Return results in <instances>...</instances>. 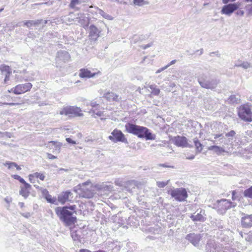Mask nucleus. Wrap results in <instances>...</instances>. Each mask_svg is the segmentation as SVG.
<instances>
[{
	"instance_id": "f257e3e1",
	"label": "nucleus",
	"mask_w": 252,
	"mask_h": 252,
	"mask_svg": "<svg viewBox=\"0 0 252 252\" xmlns=\"http://www.w3.org/2000/svg\"><path fill=\"white\" fill-rule=\"evenodd\" d=\"M125 128L127 132L136 135L139 138H145L146 140L156 139V135L152 133L146 127L128 123L126 124Z\"/></svg>"
},
{
	"instance_id": "f03ea898",
	"label": "nucleus",
	"mask_w": 252,
	"mask_h": 252,
	"mask_svg": "<svg viewBox=\"0 0 252 252\" xmlns=\"http://www.w3.org/2000/svg\"><path fill=\"white\" fill-rule=\"evenodd\" d=\"M55 212L60 220L66 226H70L76 222V217L73 215L74 213L76 214V212H71L67 210V206L57 207L55 209Z\"/></svg>"
},
{
	"instance_id": "7ed1b4c3",
	"label": "nucleus",
	"mask_w": 252,
	"mask_h": 252,
	"mask_svg": "<svg viewBox=\"0 0 252 252\" xmlns=\"http://www.w3.org/2000/svg\"><path fill=\"white\" fill-rule=\"evenodd\" d=\"M92 188V184L90 181H88L74 187V190L76 192L79 190V193L84 198H91L94 194V191Z\"/></svg>"
},
{
	"instance_id": "20e7f679",
	"label": "nucleus",
	"mask_w": 252,
	"mask_h": 252,
	"mask_svg": "<svg viewBox=\"0 0 252 252\" xmlns=\"http://www.w3.org/2000/svg\"><path fill=\"white\" fill-rule=\"evenodd\" d=\"M215 208L217 212L221 214H224L226 211L236 206L237 204L234 202L230 201L226 199L218 200L214 204Z\"/></svg>"
},
{
	"instance_id": "39448f33",
	"label": "nucleus",
	"mask_w": 252,
	"mask_h": 252,
	"mask_svg": "<svg viewBox=\"0 0 252 252\" xmlns=\"http://www.w3.org/2000/svg\"><path fill=\"white\" fill-rule=\"evenodd\" d=\"M60 114L70 117H81L83 116L80 107L75 106H67L63 107L60 111Z\"/></svg>"
},
{
	"instance_id": "423d86ee",
	"label": "nucleus",
	"mask_w": 252,
	"mask_h": 252,
	"mask_svg": "<svg viewBox=\"0 0 252 252\" xmlns=\"http://www.w3.org/2000/svg\"><path fill=\"white\" fill-rule=\"evenodd\" d=\"M238 115L243 121L247 122H252V112L248 105H242L238 108Z\"/></svg>"
},
{
	"instance_id": "0eeeda50",
	"label": "nucleus",
	"mask_w": 252,
	"mask_h": 252,
	"mask_svg": "<svg viewBox=\"0 0 252 252\" xmlns=\"http://www.w3.org/2000/svg\"><path fill=\"white\" fill-rule=\"evenodd\" d=\"M168 193L170 194L172 198L176 201L182 202L186 200L188 197V193L185 188H176L168 190Z\"/></svg>"
},
{
	"instance_id": "6e6552de",
	"label": "nucleus",
	"mask_w": 252,
	"mask_h": 252,
	"mask_svg": "<svg viewBox=\"0 0 252 252\" xmlns=\"http://www.w3.org/2000/svg\"><path fill=\"white\" fill-rule=\"evenodd\" d=\"M229 246L223 247L222 244H216L213 241L210 240L206 246V252H228Z\"/></svg>"
},
{
	"instance_id": "1a4fd4ad",
	"label": "nucleus",
	"mask_w": 252,
	"mask_h": 252,
	"mask_svg": "<svg viewBox=\"0 0 252 252\" xmlns=\"http://www.w3.org/2000/svg\"><path fill=\"white\" fill-rule=\"evenodd\" d=\"M186 239L191 243L194 247L201 249L202 246L201 241L202 236L200 234L191 233L188 234L185 237Z\"/></svg>"
},
{
	"instance_id": "9d476101",
	"label": "nucleus",
	"mask_w": 252,
	"mask_h": 252,
	"mask_svg": "<svg viewBox=\"0 0 252 252\" xmlns=\"http://www.w3.org/2000/svg\"><path fill=\"white\" fill-rule=\"evenodd\" d=\"M111 134L112 135H110L108 137V138L112 142L114 143L122 142L126 144L128 143L127 139L125 136V135L120 130L115 129L111 132Z\"/></svg>"
},
{
	"instance_id": "9b49d317",
	"label": "nucleus",
	"mask_w": 252,
	"mask_h": 252,
	"mask_svg": "<svg viewBox=\"0 0 252 252\" xmlns=\"http://www.w3.org/2000/svg\"><path fill=\"white\" fill-rule=\"evenodd\" d=\"M198 82L202 88L207 89H214L217 86L218 82L216 79H206L204 78H199Z\"/></svg>"
},
{
	"instance_id": "f8f14e48",
	"label": "nucleus",
	"mask_w": 252,
	"mask_h": 252,
	"mask_svg": "<svg viewBox=\"0 0 252 252\" xmlns=\"http://www.w3.org/2000/svg\"><path fill=\"white\" fill-rule=\"evenodd\" d=\"M31 83L19 84L11 89V91L15 94H20L29 91L32 88Z\"/></svg>"
},
{
	"instance_id": "ddd939ff",
	"label": "nucleus",
	"mask_w": 252,
	"mask_h": 252,
	"mask_svg": "<svg viewBox=\"0 0 252 252\" xmlns=\"http://www.w3.org/2000/svg\"><path fill=\"white\" fill-rule=\"evenodd\" d=\"M174 144L178 147L182 148L188 147L192 148V145L188 142L187 138L185 136H177L174 137L172 139Z\"/></svg>"
},
{
	"instance_id": "4468645a",
	"label": "nucleus",
	"mask_w": 252,
	"mask_h": 252,
	"mask_svg": "<svg viewBox=\"0 0 252 252\" xmlns=\"http://www.w3.org/2000/svg\"><path fill=\"white\" fill-rule=\"evenodd\" d=\"M101 30L94 25H91L89 28V37L90 40L95 41L100 36Z\"/></svg>"
},
{
	"instance_id": "2eb2a0df",
	"label": "nucleus",
	"mask_w": 252,
	"mask_h": 252,
	"mask_svg": "<svg viewBox=\"0 0 252 252\" xmlns=\"http://www.w3.org/2000/svg\"><path fill=\"white\" fill-rule=\"evenodd\" d=\"M239 8V4L236 3H230L224 5L221 10V13L228 16H230L236 10Z\"/></svg>"
},
{
	"instance_id": "dca6fc26",
	"label": "nucleus",
	"mask_w": 252,
	"mask_h": 252,
	"mask_svg": "<svg viewBox=\"0 0 252 252\" xmlns=\"http://www.w3.org/2000/svg\"><path fill=\"white\" fill-rule=\"evenodd\" d=\"M205 211L200 209L199 211L197 210L194 214H192L190 218L193 221H202L204 222L206 220Z\"/></svg>"
},
{
	"instance_id": "f3484780",
	"label": "nucleus",
	"mask_w": 252,
	"mask_h": 252,
	"mask_svg": "<svg viewBox=\"0 0 252 252\" xmlns=\"http://www.w3.org/2000/svg\"><path fill=\"white\" fill-rule=\"evenodd\" d=\"M69 54L67 51H59L57 53L56 57V63H60L62 62L65 63L69 60Z\"/></svg>"
},
{
	"instance_id": "a211bd4d",
	"label": "nucleus",
	"mask_w": 252,
	"mask_h": 252,
	"mask_svg": "<svg viewBox=\"0 0 252 252\" xmlns=\"http://www.w3.org/2000/svg\"><path fill=\"white\" fill-rule=\"evenodd\" d=\"M241 224L245 228L252 227V214H244V216L241 218Z\"/></svg>"
},
{
	"instance_id": "6ab92c4d",
	"label": "nucleus",
	"mask_w": 252,
	"mask_h": 252,
	"mask_svg": "<svg viewBox=\"0 0 252 252\" xmlns=\"http://www.w3.org/2000/svg\"><path fill=\"white\" fill-rule=\"evenodd\" d=\"M103 97L105 98L108 101H120V97L119 95L113 92H108L103 94Z\"/></svg>"
},
{
	"instance_id": "aec40b11",
	"label": "nucleus",
	"mask_w": 252,
	"mask_h": 252,
	"mask_svg": "<svg viewBox=\"0 0 252 252\" xmlns=\"http://www.w3.org/2000/svg\"><path fill=\"white\" fill-rule=\"evenodd\" d=\"M72 195V193L69 191L63 192L58 196V201L62 204L69 200V197Z\"/></svg>"
},
{
	"instance_id": "412c9836",
	"label": "nucleus",
	"mask_w": 252,
	"mask_h": 252,
	"mask_svg": "<svg viewBox=\"0 0 252 252\" xmlns=\"http://www.w3.org/2000/svg\"><path fill=\"white\" fill-rule=\"evenodd\" d=\"M95 73H92L87 69L83 68L80 70L79 76L81 78H91L95 76Z\"/></svg>"
},
{
	"instance_id": "4be33fe9",
	"label": "nucleus",
	"mask_w": 252,
	"mask_h": 252,
	"mask_svg": "<svg viewBox=\"0 0 252 252\" xmlns=\"http://www.w3.org/2000/svg\"><path fill=\"white\" fill-rule=\"evenodd\" d=\"M212 225L214 227L218 228L219 229L222 230L223 229V223L222 220L218 219H214L211 222Z\"/></svg>"
},
{
	"instance_id": "5701e85b",
	"label": "nucleus",
	"mask_w": 252,
	"mask_h": 252,
	"mask_svg": "<svg viewBox=\"0 0 252 252\" xmlns=\"http://www.w3.org/2000/svg\"><path fill=\"white\" fill-rule=\"evenodd\" d=\"M208 149L209 150L214 151L218 155H220L222 153L225 152V150L222 148L215 145L209 147Z\"/></svg>"
},
{
	"instance_id": "b1692460",
	"label": "nucleus",
	"mask_w": 252,
	"mask_h": 252,
	"mask_svg": "<svg viewBox=\"0 0 252 252\" xmlns=\"http://www.w3.org/2000/svg\"><path fill=\"white\" fill-rule=\"evenodd\" d=\"M228 103H236L238 104L240 102V96H237L235 94L231 95L227 100Z\"/></svg>"
},
{
	"instance_id": "393cba45",
	"label": "nucleus",
	"mask_w": 252,
	"mask_h": 252,
	"mask_svg": "<svg viewBox=\"0 0 252 252\" xmlns=\"http://www.w3.org/2000/svg\"><path fill=\"white\" fill-rule=\"evenodd\" d=\"M193 143L194 144V146L196 148V152L198 153H200L203 149V146L202 144H201V143L196 138L193 139Z\"/></svg>"
},
{
	"instance_id": "a878e982",
	"label": "nucleus",
	"mask_w": 252,
	"mask_h": 252,
	"mask_svg": "<svg viewBox=\"0 0 252 252\" xmlns=\"http://www.w3.org/2000/svg\"><path fill=\"white\" fill-rule=\"evenodd\" d=\"M133 4L138 6H143L148 5L149 2L146 0H133Z\"/></svg>"
},
{
	"instance_id": "bb28decb",
	"label": "nucleus",
	"mask_w": 252,
	"mask_h": 252,
	"mask_svg": "<svg viewBox=\"0 0 252 252\" xmlns=\"http://www.w3.org/2000/svg\"><path fill=\"white\" fill-rule=\"evenodd\" d=\"M99 189L102 190L103 191H111L113 189V186L112 185H99L97 186Z\"/></svg>"
},
{
	"instance_id": "cd10ccee",
	"label": "nucleus",
	"mask_w": 252,
	"mask_h": 252,
	"mask_svg": "<svg viewBox=\"0 0 252 252\" xmlns=\"http://www.w3.org/2000/svg\"><path fill=\"white\" fill-rule=\"evenodd\" d=\"M32 177H35L36 178H39L41 180L43 181L45 179V176L41 173L36 172L32 174H31L29 176V178L31 180Z\"/></svg>"
},
{
	"instance_id": "c85d7f7f",
	"label": "nucleus",
	"mask_w": 252,
	"mask_h": 252,
	"mask_svg": "<svg viewBox=\"0 0 252 252\" xmlns=\"http://www.w3.org/2000/svg\"><path fill=\"white\" fill-rule=\"evenodd\" d=\"M98 13L100 15H101L103 18H104L107 20H112L113 19V18L111 15L105 13L104 11H103L102 10L99 9Z\"/></svg>"
},
{
	"instance_id": "c756f323",
	"label": "nucleus",
	"mask_w": 252,
	"mask_h": 252,
	"mask_svg": "<svg viewBox=\"0 0 252 252\" xmlns=\"http://www.w3.org/2000/svg\"><path fill=\"white\" fill-rule=\"evenodd\" d=\"M244 196L246 197L252 198V186L245 190Z\"/></svg>"
},
{
	"instance_id": "7c9ffc66",
	"label": "nucleus",
	"mask_w": 252,
	"mask_h": 252,
	"mask_svg": "<svg viewBox=\"0 0 252 252\" xmlns=\"http://www.w3.org/2000/svg\"><path fill=\"white\" fill-rule=\"evenodd\" d=\"M47 20H43L42 19L33 20V25L35 26H37L40 24H42L43 26H44L47 23Z\"/></svg>"
},
{
	"instance_id": "2f4dec72",
	"label": "nucleus",
	"mask_w": 252,
	"mask_h": 252,
	"mask_svg": "<svg viewBox=\"0 0 252 252\" xmlns=\"http://www.w3.org/2000/svg\"><path fill=\"white\" fill-rule=\"evenodd\" d=\"M150 88L152 90V93L156 95L159 94L160 93V90L157 88L155 85H151Z\"/></svg>"
},
{
	"instance_id": "473e14b6",
	"label": "nucleus",
	"mask_w": 252,
	"mask_h": 252,
	"mask_svg": "<svg viewBox=\"0 0 252 252\" xmlns=\"http://www.w3.org/2000/svg\"><path fill=\"white\" fill-rule=\"evenodd\" d=\"M19 193L20 194L24 197L25 198H27L29 195V191L25 188H21Z\"/></svg>"
},
{
	"instance_id": "72a5a7b5",
	"label": "nucleus",
	"mask_w": 252,
	"mask_h": 252,
	"mask_svg": "<svg viewBox=\"0 0 252 252\" xmlns=\"http://www.w3.org/2000/svg\"><path fill=\"white\" fill-rule=\"evenodd\" d=\"M3 165L7 166L8 169H12L17 166V163L14 162L6 161Z\"/></svg>"
},
{
	"instance_id": "f704fd0d",
	"label": "nucleus",
	"mask_w": 252,
	"mask_h": 252,
	"mask_svg": "<svg viewBox=\"0 0 252 252\" xmlns=\"http://www.w3.org/2000/svg\"><path fill=\"white\" fill-rule=\"evenodd\" d=\"M169 180H168L167 182H157V185L158 187L160 188H163L165 187L168 183Z\"/></svg>"
},
{
	"instance_id": "c9c22d12",
	"label": "nucleus",
	"mask_w": 252,
	"mask_h": 252,
	"mask_svg": "<svg viewBox=\"0 0 252 252\" xmlns=\"http://www.w3.org/2000/svg\"><path fill=\"white\" fill-rule=\"evenodd\" d=\"M141 40L140 36L138 35H134L132 36L131 42L133 43H136L138 41Z\"/></svg>"
},
{
	"instance_id": "e433bc0d",
	"label": "nucleus",
	"mask_w": 252,
	"mask_h": 252,
	"mask_svg": "<svg viewBox=\"0 0 252 252\" xmlns=\"http://www.w3.org/2000/svg\"><path fill=\"white\" fill-rule=\"evenodd\" d=\"M45 198L48 202L54 203L56 201V199L54 198H52L51 195L48 194L45 196Z\"/></svg>"
},
{
	"instance_id": "4c0bfd02",
	"label": "nucleus",
	"mask_w": 252,
	"mask_h": 252,
	"mask_svg": "<svg viewBox=\"0 0 252 252\" xmlns=\"http://www.w3.org/2000/svg\"><path fill=\"white\" fill-rule=\"evenodd\" d=\"M238 66H241V67L244 69H247L252 67L251 64L248 62H243L241 63V65H238Z\"/></svg>"
},
{
	"instance_id": "58836bf2",
	"label": "nucleus",
	"mask_w": 252,
	"mask_h": 252,
	"mask_svg": "<svg viewBox=\"0 0 252 252\" xmlns=\"http://www.w3.org/2000/svg\"><path fill=\"white\" fill-rule=\"evenodd\" d=\"M50 143H51L55 146L56 150L59 151L62 146V144L60 143H57L55 141H51Z\"/></svg>"
},
{
	"instance_id": "ea45409f",
	"label": "nucleus",
	"mask_w": 252,
	"mask_h": 252,
	"mask_svg": "<svg viewBox=\"0 0 252 252\" xmlns=\"http://www.w3.org/2000/svg\"><path fill=\"white\" fill-rule=\"evenodd\" d=\"M80 3L79 0H71V2L70 3V7L71 8H74L76 5Z\"/></svg>"
},
{
	"instance_id": "a19ab883",
	"label": "nucleus",
	"mask_w": 252,
	"mask_h": 252,
	"mask_svg": "<svg viewBox=\"0 0 252 252\" xmlns=\"http://www.w3.org/2000/svg\"><path fill=\"white\" fill-rule=\"evenodd\" d=\"M245 239L247 241L252 243V232L245 235Z\"/></svg>"
},
{
	"instance_id": "79ce46f5",
	"label": "nucleus",
	"mask_w": 252,
	"mask_h": 252,
	"mask_svg": "<svg viewBox=\"0 0 252 252\" xmlns=\"http://www.w3.org/2000/svg\"><path fill=\"white\" fill-rule=\"evenodd\" d=\"M24 25L26 26L28 28H30L32 26H34L33 25V20H29L25 22Z\"/></svg>"
},
{
	"instance_id": "37998d69",
	"label": "nucleus",
	"mask_w": 252,
	"mask_h": 252,
	"mask_svg": "<svg viewBox=\"0 0 252 252\" xmlns=\"http://www.w3.org/2000/svg\"><path fill=\"white\" fill-rule=\"evenodd\" d=\"M13 177L14 179L18 180L21 183H25L24 179L18 175H14Z\"/></svg>"
},
{
	"instance_id": "c03bdc74",
	"label": "nucleus",
	"mask_w": 252,
	"mask_h": 252,
	"mask_svg": "<svg viewBox=\"0 0 252 252\" xmlns=\"http://www.w3.org/2000/svg\"><path fill=\"white\" fill-rule=\"evenodd\" d=\"M1 69L2 72L5 71V72H6V74H10V72H9L10 68L8 66L3 65V66H2Z\"/></svg>"
},
{
	"instance_id": "a18cd8bd",
	"label": "nucleus",
	"mask_w": 252,
	"mask_h": 252,
	"mask_svg": "<svg viewBox=\"0 0 252 252\" xmlns=\"http://www.w3.org/2000/svg\"><path fill=\"white\" fill-rule=\"evenodd\" d=\"M90 106L92 107V108H95L97 106H99V104L97 103L96 101H92L90 102Z\"/></svg>"
},
{
	"instance_id": "49530a36",
	"label": "nucleus",
	"mask_w": 252,
	"mask_h": 252,
	"mask_svg": "<svg viewBox=\"0 0 252 252\" xmlns=\"http://www.w3.org/2000/svg\"><path fill=\"white\" fill-rule=\"evenodd\" d=\"M236 134L234 130H231L229 132L226 134V136L227 137H233Z\"/></svg>"
},
{
	"instance_id": "de8ad7c7",
	"label": "nucleus",
	"mask_w": 252,
	"mask_h": 252,
	"mask_svg": "<svg viewBox=\"0 0 252 252\" xmlns=\"http://www.w3.org/2000/svg\"><path fill=\"white\" fill-rule=\"evenodd\" d=\"M237 196L236 195V191L233 190L232 191V199L233 200H235L237 199Z\"/></svg>"
},
{
	"instance_id": "09e8293b",
	"label": "nucleus",
	"mask_w": 252,
	"mask_h": 252,
	"mask_svg": "<svg viewBox=\"0 0 252 252\" xmlns=\"http://www.w3.org/2000/svg\"><path fill=\"white\" fill-rule=\"evenodd\" d=\"M22 184L24 185V187H23V188H25L28 189L31 188V185L29 184L26 183L25 181V183H23Z\"/></svg>"
},
{
	"instance_id": "8fccbe9b",
	"label": "nucleus",
	"mask_w": 252,
	"mask_h": 252,
	"mask_svg": "<svg viewBox=\"0 0 252 252\" xmlns=\"http://www.w3.org/2000/svg\"><path fill=\"white\" fill-rule=\"evenodd\" d=\"M66 140L69 143H71V144H76V142L75 141H74V140H72L70 138H67L66 139Z\"/></svg>"
},
{
	"instance_id": "3c124183",
	"label": "nucleus",
	"mask_w": 252,
	"mask_h": 252,
	"mask_svg": "<svg viewBox=\"0 0 252 252\" xmlns=\"http://www.w3.org/2000/svg\"><path fill=\"white\" fill-rule=\"evenodd\" d=\"M166 69H167V66H164V67H161V68H159V69L157 70L156 73H159L161 72V71L165 70Z\"/></svg>"
},
{
	"instance_id": "603ef678",
	"label": "nucleus",
	"mask_w": 252,
	"mask_h": 252,
	"mask_svg": "<svg viewBox=\"0 0 252 252\" xmlns=\"http://www.w3.org/2000/svg\"><path fill=\"white\" fill-rule=\"evenodd\" d=\"M47 157L49 159H54L56 158V157L54 156V155H52L51 154H47Z\"/></svg>"
},
{
	"instance_id": "864d4df0",
	"label": "nucleus",
	"mask_w": 252,
	"mask_h": 252,
	"mask_svg": "<svg viewBox=\"0 0 252 252\" xmlns=\"http://www.w3.org/2000/svg\"><path fill=\"white\" fill-rule=\"evenodd\" d=\"M22 214V215L23 217H25V218H29V217L31 216V214H30V213H29V212H27V213H22V214Z\"/></svg>"
},
{
	"instance_id": "5fc2aeb1",
	"label": "nucleus",
	"mask_w": 252,
	"mask_h": 252,
	"mask_svg": "<svg viewBox=\"0 0 252 252\" xmlns=\"http://www.w3.org/2000/svg\"><path fill=\"white\" fill-rule=\"evenodd\" d=\"M95 114L97 116H99V117L104 116L103 112L101 111H97V112H96L95 113Z\"/></svg>"
},
{
	"instance_id": "6e6d98bb",
	"label": "nucleus",
	"mask_w": 252,
	"mask_h": 252,
	"mask_svg": "<svg viewBox=\"0 0 252 252\" xmlns=\"http://www.w3.org/2000/svg\"><path fill=\"white\" fill-rule=\"evenodd\" d=\"M4 201L7 203H10L12 201V198L10 197H5L4 198Z\"/></svg>"
},
{
	"instance_id": "4d7b16f0",
	"label": "nucleus",
	"mask_w": 252,
	"mask_h": 252,
	"mask_svg": "<svg viewBox=\"0 0 252 252\" xmlns=\"http://www.w3.org/2000/svg\"><path fill=\"white\" fill-rule=\"evenodd\" d=\"M115 183L116 185L118 186H122V183L121 181H120L119 180H117L115 181Z\"/></svg>"
},
{
	"instance_id": "13d9d810",
	"label": "nucleus",
	"mask_w": 252,
	"mask_h": 252,
	"mask_svg": "<svg viewBox=\"0 0 252 252\" xmlns=\"http://www.w3.org/2000/svg\"><path fill=\"white\" fill-rule=\"evenodd\" d=\"M3 137L4 136H6L7 137H8L9 138L11 137V134L10 132H3Z\"/></svg>"
},
{
	"instance_id": "bf43d9fd",
	"label": "nucleus",
	"mask_w": 252,
	"mask_h": 252,
	"mask_svg": "<svg viewBox=\"0 0 252 252\" xmlns=\"http://www.w3.org/2000/svg\"><path fill=\"white\" fill-rule=\"evenodd\" d=\"M176 62V60H173L170 63H169L167 65H166L165 66H167V68L170 65L174 64Z\"/></svg>"
},
{
	"instance_id": "052dcab7",
	"label": "nucleus",
	"mask_w": 252,
	"mask_h": 252,
	"mask_svg": "<svg viewBox=\"0 0 252 252\" xmlns=\"http://www.w3.org/2000/svg\"><path fill=\"white\" fill-rule=\"evenodd\" d=\"M76 208L75 205H72L69 207H67V210H70L71 211H74Z\"/></svg>"
},
{
	"instance_id": "680f3d73",
	"label": "nucleus",
	"mask_w": 252,
	"mask_h": 252,
	"mask_svg": "<svg viewBox=\"0 0 252 252\" xmlns=\"http://www.w3.org/2000/svg\"><path fill=\"white\" fill-rule=\"evenodd\" d=\"M227 250L228 251V252H239V251L235 250L234 248H230V247L229 249H227Z\"/></svg>"
},
{
	"instance_id": "e2e57ef3",
	"label": "nucleus",
	"mask_w": 252,
	"mask_h": 252,
	"mask_svg": "<svg viewBox=\"0 0 252 252\" xmlns=\"http://www.w3.org/2000/svg\"><path fill=\"white\" fill-rule=\"evenodd\" d=\"M150 46H151V44H148L147 45H142L141 47L143 49H147V48L148 47H150Z\"/></svg>"
},
{
	"instance_id": "0e129e2a",
	"label": "nucleus",
	"mask_w": 252,
	"mask_h": 252,
	"mask_svg": "<svg viewBox=\"0 0 252 252\" xmlns=\"http://www.w3.org/2000/svg\"><path fill=\"white\" fill-rule=\"evenodd\" d=\"M247 7H248V9L249 10V12L252 13V4L251 5H248Z\"/></svg>"
},
{
	"instance_id": "69168bd1",
	"label": "nucleus",
	"mask_w": 252,
	"mask_h": 252,
	"mask_svg": "<svg viewBox=\"0 0 252 252\" xmlns=\"http://www.w3.org/2000/svg\"><path fill=\"white\" fill-rule=\"evenodd\" d=\"M9 80V74H6L5 79H4V82L6 83L7 81Z\"/></svg>"
},
{
	"instance_id": "338daca9",
	"label": "nucleus",
	"mask_w": 252,
	"mask_h": 252,
	"mask_svg": "<svg viewBox=\"0 0 252 252\" xmlns=\"http://www.w3.org/2000/svg\"><path fill=\"white\" fill-rule=\"evenodd\" d=\"M222 136V134H214V138L215 139H217V138H218L219 137H220Z\"/></svg>"
},
{
	"instance_id": "774afa93",
	"label": "nucleus",
	"mask_w": 252,
	"mask_h": 252,
	"mask_svg": "<svg viewBox=\"0 0 252 252\" xmlns=\"http://www.w3.org/2000/svg\"><path fill=\"white\" fill-rule=\"evenodd\" d=\"M79 252H91V251H90L89 250H88L81 249V250H80Z\"/></svg>"
}]
</instances>
